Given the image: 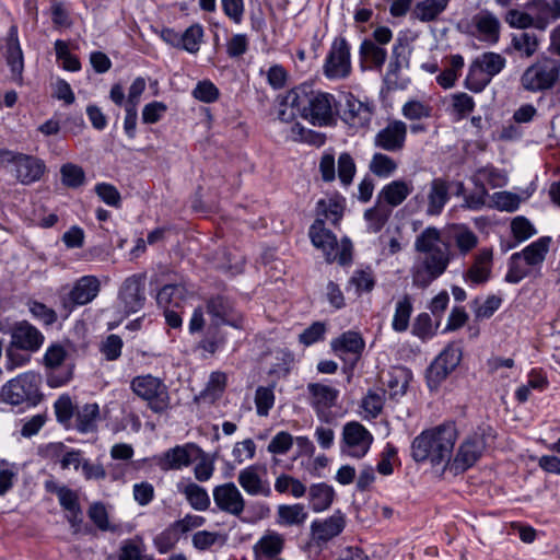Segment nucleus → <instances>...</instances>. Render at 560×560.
<instances>
[{
	"instance_id": "1",
	"label": "nucleus",
	"mask_w": 560,
	"mask_h": 560,
	"mask_svg": "<svg viewBox=\"0 0 560 560\" xmlns=\"http://www.w3.org/2000/svg\"><path fill=\"white\" fill-rule=\"evenodd\" d=\"M457 429L452 422L422 431L411 443V457L417 463L447 468L457 440Z\"/></svg>"
},
{
	"instance_id": "2",
	"label": "nucleus",
	"mask_w": 560,
	"mask_h": 560,
	"mask_svg": "<svg viewBox=\"0 0 560 560\" xmlns=\"http://www.w3.org/2000/svg\"><path fill=\"white\" fill-rule=\"evenodd\" d=\"M284 105L296 108L302 117L319 127L334 124L338 113L337 102L332 94L314 91L305 84L289 91L284 96Z\"/></svg>"
},
{
	"instance_id": "3",
	"label": "nucleus",
	"mask_w": 560,
	"mask_h": 560,
	"mask_svg": "<svg viewBox=\"0 0 560 560\" xmlns=\"http://www.w3.org/2000/svg\"><path fill=\"white\" fill-rule=\"evenodd\" d=\"M550 243L551 238L549 236H542L526 246L522 252L512 254L505 281L518 283L530 276L533 270L539 269L549 252Z\"/></svg>"
},
{
	"instance_id": "4",
	"label": "nucleus",
	"mask_w": 560,
	"mask_h": 560,
	"mask_svg": "<svg viewBox=\"0 0 560 560\" xmlns=\"http://www.w3.org/2000/svg\"><path fill=\"white\" fill-rule=\"evenodd\" d=\"M312 244L320 249L327 262L338 261L346 265L351 261L352 244L349 238L338 243L336 235L325 226L324 219L317 218L310 228Z\"/></svg>"
},
{
	"instance_id": "5",
	"label": "nucleus",
	"mask_w": 560,
	"mask_h": 560,
	"mask_svg": "<svg viewBox=\"0 0 560 560\" xmlns=\"http://www.w3.org/2000/svg\"><path fill=\"white\" fill-rule=\"evenodd\" d=\"M560 80V60L541 57L527 67L520 78L521 86L532 93L551 90Z\"/></svg>"
},
{
	"instance_id": "6",
	"label": "nucleus",
	"mask_w": 560,
	"mask_h": 560,
	"mask_svg": "<svg viewBox=\"0 0 560 560\" xmlns=\"http://www.w3.org/2000/svg\"><path fill=\"white\" fill-rule=\"evenodd\" d=\"M40 376L34 372H25L9 381L1 389V398L4 402L18 406L27 404L36 406L40 399Z\"/></svg>"
},
{
	"instance_id": "7",
	"label": "nucleus",
	"mask_w": 560,
	"mask_h": 560,
	"mask_svg": "<svg viewBox=\"0 0 560 560\" xmlns=\"http://www.w3.org/2000/svg\"><path fill=\"white\" fill-rule=\"evenodd\" d=\"M130 387L135 395L147 401L154 413H163L170 408L171 397L160 377L151 374L139 375L132 378Z\"/></svg>"
},
{
	"instance_id": "8",
	"label": "nucleus",
	"mask_w": 560,
	"mask_h": 560,
	"mask_svg": "<svg viewBox=\"0 0 560 560\" xmlns=\"http://www.w3.org/2000/svg\"><path fill=\"white\" fill-rule=\"evenodd\" d=\"M450 261L451 255L447 246L441 250L423 254V257L417 260L411 269L413 285L418 288L430 285L445 272Z\"/></svg>"
},
{
	"instance_id": "9",
	"label": "nucleus",
	"mask_w": 560,
	"mask_h": 560,
	"mask_svg": "<svg viewBox=\"0 0 560 560\" xmlns=\"http://www.w3.org/2000/svg\"><path fill=\"white\" fill-rule=\"evenodd\" d=\"M68 358V351L61 343H51L44 354V365L50 370L47 374V384L57 388L68 384L73 377V365H63Z\"/></svg>"
},
{
	"instance_id": "10",
	"label": "nucleus",
	"mask_w": 560,
	"mask_h": 560,
	"mask_svg": "<svg viewBox=\"0 0 560 560\" xmlns=\"http://www.w3.org/2000/svg\"><path fill=\"white\" fill-rule=\"evenodd\" d=\"M350 45L345 37H336L323 65V73L329 80L346 79L350 75Z\"/></svg>"
},
{
	"instance_id": "11",
	"label": "nucleus",
	"mask_w": 560,
	"mask_h": 560,
	"mask_svg": "<svg viewBox=\"0 0 560 560\" xmlns=\"http://www.w3.org/2000/svg\"><path fill=\"white\" fill-rule=\"evenodd\" d=\"M373 442V435L360 422L350 421L342 428L340 452L343 455L362 458L369 452Z\"/></svg>"
},
{
	"instance_id": "12",
	"label": "nucleus",
	"mask_w": 560,
	"mask_h": 560,
	"mask_svg": "<svg viewBox=\"0 0 560 560\" xmlns=\"http://www.w3.org/2000/svg\"><path fill=\"white\" fill-rule=\"evenodd\" d=\"M486 448L483 434L474 433L467 436L459 445L455 457L450 458L447 468L454 474H460L470 468L480 458Z\"/></svg>"
},
{
	"instance_id": "13",
	"label": "nucleus",
	"mask_w": 560,
	"mask_h": 560,
	"mask_svg": "<svg viewBox=\"0 0 560 560\" xmlns=\"http://www.w3.org/2000/svg\"><path fill=\"white\" fill-rule=\"evenodd\" d=\"M462 354L459 342L450 343L427 371L429 386L436 387L459 364Z\"/></svg>"
},
{
	"instance_id": "14",
	"label": "nucleus",
	"mask_w": 560,
	"mask_h": 560,
	"mask_svg": "<svg viewBox=\"0 0 560 560\" xmlns=\"http://www.w3.org/2000/svg\"><path fill=\"white\" fill-rule=\"evenodd\" d=\"M450 186L448 183L442 178H433L429 184L427 195L417 194L413 201L418 207L427 203L425 213L430 217H435L442 213L445 205L450 200Z\"/></svg>"
},
{
	"instance_id": "15",
	"label": "nucleus",
	"mask_w": 560,
	"mask_h": 560,
	"mask_svg": "<svg viewBox=\"0 0 560 560\" xmlns=\"http://www.w3.org/2000/svg\"><path fill=\"white\" fill-rule=\"evenodd\" d=\"M213 501L217 508L232 516L241 517L245 510V499L234 482H225L213 488Z\"/></svg>"
},
{
	"instance_id": "16",
	"label": "nucleus",
	"mask_w": 560,
	"mask_h": 560,
	"mask_svg": "<svg viewBox=\"0 0 560 560\" xmlns=\"http://www.w3.org/2000/svg\"><path fill=\"white\" fill-rule=\"evenodd\" d=\"M144 275H132L128 277L120 290L119 300L124 306V311L127 314L139 312L145 302L144 294Z\"/></svg>"
},
{
	"instance_id": "17",
	"label": "nucleus",
	"mask_w": 560,
	"mask_h": 560,
	"mask_svg": "<svg viewBox=\"0 0 560 560\" xmlns=\"http://www.w3.org/2000/svg\"><path fill=\"white\" fill-rule=\"evenodd\" d=\"M14 172L19 183L31 185L40 180L46 172V164L37 156L16 152Z\"/></svg>"
},
{
	"instance_id": "18",
	"label": "nucleus",
	"mask_w": 560,
	"mask_h": 560,
	"mask_svg": "<svg viewBox=\"0 0 560 560\" xmlns=\"http://www.w3.org/2000/svg\"><path fill=\"white\" fill-rule=\"evenodd\" d=\"M197 451H200V447L194 443L176 445L162 453L156 458V465L164 471L179 470L191 464L192 456Z\"/></svg>"
},
{
	"instance_id": "19",
	"label": "nucleus",
	"mask_w": 560,
	"mask_h": 560,
	"mask_svg": "<svg viewBox=\"0 0 560 560\" xmlns=\"http://www.w3.org/2000/svg\"><path fill=\"white\" fill-rule=\"evenodd\" d=\"M340 118L348 126L359 129L366 127L372 118V108L368 103L358 100L353 94L348 93L345 97Z\"/></svg>"
},
{
	"instance_id": "20",
	"label": "nucleus",
	"mask_w": 560,
	"mask_h": 560,
	"mask_svg": "<svg viewBox=\"0 0 560 560\" xmlns=\"http://www.w3.org/2000/svg\"><path fill=\"white\" fill-rule=\"evenodd\" d=\"M406 138L407 125L401 120H394L376 133L374 143L385 151L398 152L404 149Z\"/></svg>"
},
{
	"instance_id": "21",
	"label": "nucleus",
	"mask_w": 560,
	"mask_h": 560,
	"mask_svg": "<svg viewBox=\"0 0 560 560\" xmlns=\"http://www.w3.org/2000/svg\"><path fill=\"white\" fill-rule=\"evenodd\" d=\"M207 312L217 325L226 324L236 328L242 327L243 318L235 311L234 304L229 298L217 295L209 299Z\"/></svg>"
},
{
	"instance_id": "22",
	"label": "nucleus",
	"mask_w": 560,
	"mask_h": 560,
	"mask_svg": "<svg viewBox=\"0 0 560 560\" xmlns=\"http://www.w3.org/2000/svg\"><path fill=\"white\" fill-rule=\"evenodd\" d=\"M10 342L20 349L36 352L44 343V335L26 320L16 323L10 330Z\"/></svg>"
},
{
	"instance_id": "23",
	"label": "nucleus",
	"mask_w": 560,
	"mask_h": 560,
	"mask_svg": "<svg viewBox=\"0 0 560 560\" xmlns=\"http://www.w3.org/2000/svg\"><path fill=\"white\" fill-rule=\"evenodd\" d=\"M364 340L357 331L348 330L331 341L334 352L342 360L355 363L363 349Z\"/></svg>"
},
{
	"instance_id": "24",
	"label": "nucleus",
	"mask_w": 560,
	"mask_h": 560,
	"mask_svg": "<svg viewBox=\"0 0 560 560\" xmlns=\"http://www.w3.org/2000/svg\"><path fill=\"white\" fill-rule=\"evenodd\" d=\"M492 249L482 248L474 258L471 266L465 271L464 280L470 285L486 283L491 277Z\"/></svg>"
},
{
	"instance_id": "25",
	"label": "nucleus",
	"mask_w": 560,
	"mask_h": 560,
	"mask_svg": "<svg viewBox=\"0 0 560 560\" xmlns=\"http://www.w3.org/2000/svg\"><path fill=\"white\" fill-rule=\"evenodd\" d=\"M5 59L11 70V78L14 82L22 83L24 70L23 52L18 38L16 26H11L5 42Z\"/></svg>"
},
{
	"instance_id": "26",
	"label": "nucleus",
	"mask_w": 560,
	"mask_h": 560,
	"mask_svg": "<svg viewBox=\"0 0 560 560\" xmlns=\"http://www.w3.org/2000/svg\"><path fill=\"white\" fill-rule=\"evenodd\" d=\"M237 481L249 495H261L266 498L271 495L269 481L261 478L255 465L242 469L238 472Z\"/></svg>"
},
{
	"instance_id": "27",
	"label": "nucleus",
	"mask_w": 560,
	"mask_h": 560,
	"mask_svg": "<svg viewBox=\"0 0 560 560\" xmlns=\"http://www.w3.org/2000/svg\"><path fill=\"white\" fill-rule=\"evenodd\" d=\"M346 526L343 513L336 511L331 516L324 521H314L311 525L313 538L316 541L326 542L338 536Z\"/></svg>"
},
{
	"instance_id": "28",
	"label": "nucleus",
	"mask_w": 560,
	"mask_h": 560,
	"mask_svg": "<svg viewBox=\"0 0 560 560\" xmlns=\"http://www.w3.org/2000/svg\"><path fill=\"white\" fill-rule=\"evenodd\" d=\"M307 392L310 404L318 413L331 408L339 396L337 388L322 383H310Z\"/></svg>"
},
{
	"instance_id": "29",
	"label": "nucleus",
	"mask_w": 560,
	"mask_h": 560,
	"mask_svg": "<svg viewBox=\"0 0 560 560\" xmlns=\"http://www.w3.org/2000/svg\"><path fill=\"white\" fill-rule=\"evenodd\" d=\"M527 9L534 14L536 28L544 31L550 20L560 18V0H532Z\"/></svg>"
},
{
	"instance_id": "30",
	"label": "nucleus",
	"mask_w": 560,
	"mask_h": 560,
	"mask_svg": "<svg viewBox=\"0 0 560 560\" xmlns=\"http://www.w3.org/2000/svg\"><path fill=\"white\" fill-rule=\"evenodd\" d=\"M100 292V281L94 276H83L73 285L69 293V301L73 305H85L92 302Z\"/></svg>"
},
{
	"instance_id": "31",
	"label": "nucleus",
	"mask_w": 560,
	"mask_h": 560,
	"mask_svg": "<svg viewBox=\"0 0 560 560\" xmlns=\"http://www.w3.org/2000/svg\"><path fill=\"white\" fill-rule=\"evenodd\" d=\"M359 55L362 68L369 70L381 71L387 59V50L371 39L361 43Z\"/></svg>"
},
{
	"instance_id": "32",
	"label": "nucleus",
	"mask_w": 560,
	"mask_h": 560,
	"mask_svg": "<svg viewBox=\"0 0 560 560\" xmlns=\"http://www.w3.org/2000/svg\"><path fill=\"white\" fill-rule=\"evenodd\" d=\"M413 186L402 179L393 180L385 185L378 194V202H385L390 208L401 205L412 192Z\"/></svg>"
},
{
	"instance_id": "33",
	"label": "nucleus",
	"mask_w": 560,
	"mask_h": 560,
	"mask_svg": "<svg viewBox=\"0 0 560 560\" xmlns=\"http://www.w3.org/2000/svg\"><path fill=\"white\" fill-rule=\"evenodd\" d=\"M410 54L411 50L409 46L401 40L394 45L387 71L384 77V81L387 84L396 83L400 70L409 67Z\"/></svg>"
},
{
	"instance_id": "34",
	"label": "nucleus",
	"mask_w": 560,
	"mask_h": 560,
	"mask_svg": "<svg viewBox=\"0 0 560 560\" xmlns=\"http://www.w3.org/2000/svg\"><path fill=\"white\" fill-rule=\"evenodd\" d=\"M284 547V538L276 532L264 535L253 547L255 560L276 558Z\"/></svg>"
},
{
	"instance_id": "35",
	"label": "nucleus",
	"mask_w": 560,
	"mask_h": 560,
	"mask_svg": "<svg viewBox=\"0 0 560 560\" xmlns=\"http://www.w3.org/2000/svg\"><path fill=\"white\" fill-rule=\"evenodd\" d=\"M188 298V290L183 283L163 285L156 295L161 307L182 308Z\"/></svg>"
},
{
	"instance_id": "36",
	"label": "nucleus",
	"mask_w": 560,
	"mask_h": 560,
	"mask_svg": "<svg viewBox=\"0 0 560 560\" xmlns=\"http://www.w3.org/2000/svg\"><path fill=\"white\" fill-rule=\"evenodd\" d=\"M479 37L482 40L497 43L500 35V22L498 18L489 11H482L472 18Z\"/></svg>"
},
{
	"instance_id": "37",
	"label": "nucleus",
	"mask_w": 560,
	"mask_h": 560,
	"mask_svg": "<svg viewBox=\"0 0 560 560\" xmlns=\"http://www.w3.org/2000/svg\"><path fill=\"white\" fill-rule=\"evenodd\" d=\"M75 429L81 433L94 432L100 419V408L97 404H85L75 407Z\"/></svg>"
},
{
	"instance_id": "38",
	"label": "nucleus",
	"mask_w": 560,
	"mask_h": 560,
	"mask_svg": "<svg viewBox=\"0 0 560 560\" xmlns=\"http://www.w3.org/2000/svg\"><path fill=\"white\" fill-rule=\"evenodd\" d=\"M450 236L462 255H467L478 245L477 234L464 224L451 226Z\"/></svg>"
},
{
	"instance_id": "39",
	"label": "nucleus",
	"mask_w": 560,
	"mask_h": 560,
	"mask_svg": "<svg viewBox=\"0 0 560 560\" xmlns=\"http://www.w3.org/2000/svg\"><path fill=\"white\" fill-rule=\"evenodd\" d=\"M303 504H281L277 509V523L281 526H301L307 520Z\"/></svg>"
},
{
	"instance_id": "40",
	"label": "nucleus",
	"mask_w": 560,
	"mask_h": 560,
	"mask_svg": "<svg viewBox=\"0 0 560 560\" xmlns=\"http://www.w3.org/2000/svg\"><path fill=\"white\" fill-rule=\"evenodd\" d=\"M511 46L522 58H530L539 48V38L534 32L520 31L512 34Z\"/></svg>"
},
{
	"instance_id": "41",
	"label": "nucleus",
	"mask_w": 560,
	"mask_h": 560,
	"mask_svg": "<svg viewBox=\"0 0 560 560\" xmlns=\"http://www.w3.org/2000/svg\"><path fill=\"white\" fill-rule=\"evenodd\" d=\"M308 494L310 503L314 512H323L329 509L335 498L332 487L324 482L312 485Z\"/></svg>"
},
{
	"instance_id": "42",
	"label": "nucleus",
	"mask_w": 560,
	"mask_h": 560,
	"mask_svg": "<svg viewBox=\"0 0 560 560\" xmlns=\"http://www.w3.org/2000/svg\"><path fill=\"white\" fill-rule=\"evenodd\" d=\"M471 180L475 187L497 188L506 184V176L493 166H485L476 171Z\"/></svg>"
},
{
	"instance_id": "43",
	"label": "nucleus",
	"mask_w": 560,
	"mask_h": 560,
	"mask_svg": "<svg viewBox=\"0 0 560 560\" xmlns=\"http://www.w3.org/2000/svg\"><path fill=\"white\" fill-rule=\"evenodd\" d=\"M450 0H423L413 8V15L421 22H432L445 11Z\"/></svg>"
},
{
	"instance_id": "44",
	"label": "nucleus",
	"mask_w": 560,
	"mask_h": 560,
	"mask_svg": "<svg viewBox=\"0 0 560 560\" xmlns=\"http://www.w3.org/2000/svg\"><path fill=\"white\" fill-rule=\"evenodd\" d=\"M179 492H182L189 505L196 511H207L210 506V497L205 488L201 486L189 482L183 488L178 486Z\"/></svg>"
},
{
	"instance_id": "45",
	"label": "nucleus",
	"mask_w": 560,
	"mask_h": 560,
	"mask_svg": "<svg viewBox=\"0 0 560 560\" xmlns=\"http://www.w3.org/2000/svg\"><path fill=\"white\" fill-rule=\"evenodd\" d=\"M317 218L324 219V222L330 221L336 225L342 218L343 199L340 197L320 199L316 205Z\"/></svg>"
},
{
	"instance_id": "46",
	"label": "nucleus",
	"mask_w": 560,
	"mask_h": 560,
	"mask_svg": "<svg viewBox=\"0 0 560 560\" xmlns=\"http://www.w3.org/2000/svg\"><path fill=\"white\" fill-rule=\"evenodd\" d=\"M412 311V301L408 294H405L400 300L397 301L392 322V328L396 332H404L408 329Z\"/></svg>"
},
{
	"instance_id": "47",
	"label": "nucleus",
	"mask_w": 560,
	"mask_h": 560,
	"mask_svg": "<svg viewBox=\"0 0 560 560\" xmlns=\"http://www.w3.org/2000/svg\"><path fill=\"white\" fill-rule=\"evenodd\" d=\"M182 534L173 522L153 538V545L160 553H167L177 545Z\"/></svg>"
},
{
	"instance_id": "48",
	"label": "nucleus",
	"mask_w": 560,
	"mask_h": 560,
	"mask_svg": "<svg viewBox=\"0 0 560 560\" xmlns=\"http://www.w3.org/2000/svg\"><path fill=\"white\" fill-rule=\"evenodd\" d=\"M397 168L398 163L393 158L380 152L373 154L369 164L371 173L381 178L390 177Z\"/></svg>"
},
{
	"instance_id": "49",
	"label": "nucleus",
	"mask_w": 560,
	"mask_h": 560,
	"mask_svg": "<svg viewBox=\"0 0 560 560\" xmlns=\"http://www.w3.org/2000/svg\"><path fill=\"white\" fill-rule=\"evenodd\" d=\"M441 233L436 228L429 226L424 229L417 237L415 242V248L417 252L425 254L433 250H441L444 247L440 246Z\"/></svg>"
},
{
	"instance_id": "50",
	"label": "nucleus",
	"mask_w": 560,
	"mask_h": 560,
	"mask_svg": "<svg viewBox=\"0 0 560 560\" xmlns=\"http://www.w3.org/2000/svg\"><path fill=\"white\" fill-rule=\"evenodd\" d=\"M474 62L478 65L487 77L492 79L503 70L506 60L500 54L489 51L477 57Z\"/></svg>"
},
{
	"instance_id": "51",
	"label": "nucleus",
	"mask_w": 560,
	"mask_h": 560,
	"mask_svg": "<svg viewBox=\"0 0 560 560\" xmlns=\"http://www.w3.org/2000/svg\"><path fill=\"white\" fill-rule=\"evenodd\" d=\"M88 516L102 532L116 533L118 530L117 525L109 523L108 512L102 502L92 503L88 510Z\"/></svg>"
},
{
	"instance_id": "52",
	"label": "nucleus",
	"mask_w": 560,
	"mask_h": 560,
	"mask_svg": "<svg viewBox=\"0 0 560 560\" xmlns=\"http://www.w3.org/2000/svg\"><path fill=\"white\" fill-rule=\"evenodd\" d=\"M61 183L69 188H78L85 182L83 168L73 163H66L60 167Z\"/></svg>"
},
{
	"instance_id": "53",
	"label": "nucleus",
	"mask_w": 560,
	"mask_h": 560,
	"mask_svg": "<svg viewBox=\"0 0 560 560\" xmlns=\"http://www.w3.org/2000/svg\"><path fill=\"white\" fill-rule=\"evenodd\" d=\"M202 37V27L199 24H194L189 26L183 34H180L179 48L185 49L190 54H196L199 50Z\"/></svg>"
},
{
	"instance_id": "54",
	"label": "nucleus",
	"mask_w": 560,
	"mask_h": 560,
	"mask_svg": "<svg viewBox=\"0 0 560 560\" xmlns=\"http://www.w3.org/2000/svg\"><path fill=\"white\" fill-rule=\"evenodd\" d=\"M401 113L409 120H420L431 117L432 106L427 102L411 100L404 104Z\"/></svg>"
},
{
	"instance_id": "55",
	"label": "nucleus",
	"mask_w": 560,
	"mask_h": 560,
	"mask_svg": "<svg viewBox=\"0 0 560 560\" xmlns=\"http://www.w3.org/2000/svg\"><path fill=\"white\" fill-rule=\"evenodd\" d=\"M31 353L32 352L20 349L18 346H13V343L10 342L5 349L4 368L8 371H13L26 365L31 360Z\"/></svg>"
},
{
	"instance_id": "56",
	"label": "nucleus",
	"mask_w": 560,
	"mask_h": 560,
	"mask_svg": "<svg viewBox=\"0 0 560 560\" xmlns=\"http://www.w3.org/2000/svg\"><path fill=\"white\" fill-rule=\"evenodd\" d=\"M492 79L478 67L474 61L469 67L468 74L465 80V85L468 90L479 93L491 82Z\"/></svg>"
},
{
	"instance_id": "57",
	"label": "nucleus",
	"mask_w": 560,
	"mask_h": 560,
	"mask_svg": "<svg viewBox=\"0 0 560 560\" xmlns=\"http://www.w3.org/2000/svg\"><path fill=\"white\" fill-rule=\"evenodd\" d=\"M199 462L194 468L195 478L200 482L208 481L214 472V460L210 458L201 448L196 452Z\"/></svg>"
},
{
	"instance_id": "58",
	"label": "nucleus",
	"mask_w": 560,
	"mask_h": 560,
	"mask_svg": "<svg viewBox=\"0 0 560 560\" xmlns=\"http://www.w3.org/2000/svg\"><path fill=\"white\" fill-rule=\"evenodd\" d=\"M408 387V373L405 370H398L392 374L387 381V393L390 398L398 399L406 394Z\"/></svg>"
},
{
	"instance_id": "59",
	"label": "nucleus",
	"mask_w": 560,
	"mask_h": 560,
	"mask_svg": "<svg viewBox=\"0 0 560 560\" xmlns=\"http://www.w3.org/2000/svg\"><path fill=\"white\" fill-rule=\"evenodd\" d=\"M18 478V468L0 458V497L9 492Z\"/></svg>"
},
{
	"instance_id": "60",
	"label": "nucleus",
	"mask_w": 560,
	"mask_h": 560,
	"mask_svg": "<svg viewBox=\"0 0 560 560\" xmlns=\"http://www.w3.org/2000/svg\"><path fill=\"white\" fill-rule=\"evenodd\" d=\"M357 167L353 158L343 152L338 158V177L345 186H349L354 177Z\"/></svg>"
},
{
	"instance_id": "61",
	"label": "nucleus",
	"mask_w": 560,
	"mask_h": 560,
	"mask_svg": "<svg viewBox=\"0 0 560 560\" xmlns=\"http://www.w3.org/2000/svg\"><path fill=\"white\" fill-rule=\"evenodd\" d=\"M392 210L382 205L365 211L364 217L370 222L372 232H378L389 219Z\"/></svg>"
},
{
	"instance_id": "62",
	"label": "nucleus",
	"mask_w": 560,
	"mask_h": 560,
	"mask_svg": "<svg viewBox=\"0 0 560 560\" xmlns=\"http://www.w3.org/2000/svg\"><path fill=\"white\" fill-rule=\"evenodd\" d=\"M493 206L500 211L514 212L520 207V197L509 191L494 192Z\"/></svg>"
},
{
	"instance_id": "63",
	"label": "nucleus",
	"mask_w": 560,
	"mask_h": 560,
	"mask_svg": "<svg viewBox=\"0 0 560 560\" xmlns=\"http://www.w3.org/2000/svg\"><path fill=\"white\" fill-rule=\"evenodd\" d=\"M255 404L259 416H267L275 404V395L271 388L258 387L255 394Z\"/></svg>"
},
{
	"instance_id": "64",
	"label": "nucleus",
	"mask_w": 560,
	"mask_h": 560,
	"mask_svg": "<svg viewBox=\"0 0 560 560\" xmlns=\"http://www.w3.org/2000/svg\"><path fill=\"white\" fill-rule=\"evenodd\" d=\"M511 230L513 236L522 242L532 237L536 230L534 225L525 217H516L512 220Z\"/></svg>"
}]
</instances>
